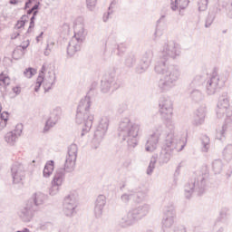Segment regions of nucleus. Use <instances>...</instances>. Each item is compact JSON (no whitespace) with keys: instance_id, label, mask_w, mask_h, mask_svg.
Wrapping results in <instances>:
<instances>
[{"instance_id":"obj_13","label":"nucleus","mask_w":232,"mask_h":232,"mask_svg":"<svg viewBox=\"0 0 232 232\" xmlns=\"http://www.w3.org/2000/svg\"><path fill=\"white\" fill-rule=\"evenodd\" d=\"M159 106L161 117L169 121L173 128L175 123L169 120L173 115V102L171 101V98L168 96L161 97L159 102Z\"/></svg>"},{"instance_id":"obj_3","label":"nucleus","mask_w":232,"mask_h":232,"mask_svg":"<svg viewBox=\"0 0 232 232\" xmlns=\"http://www.w3.org/2000/svg\"><path fill=\"white\" fill-rule=\"evenodd\" d=\"M93 95H95V87L92 85L86 96L81 99L77 107L76 124H82L81 137H84L86 133H89L92 126H93L95 116L90 111Z\"/></svg>"},{"instance_id":"obj_45","label":"nucleus","mask_w":232,"mask_h":232,"mask_svg":"<svg viewBox=\"0 0 232 232\" xmlns=\"http://www.w3.org/2000/svg\"><path fill=\"white\" fill-rule=\"evenodd\" d=\"M44 82V74H39L36 80V85L34 86V92H39Z\"/></svg>"},{"instance_id":"obj_60","label":"nucleus","mask_w":232,"mask_h":232,"mask_svg":"<svg viewBox=\"0 0 232 232\" xmlns=\"http://www.w3.org/2000/svg\"><path fill=\"white\" fill-rule=\"evenodd\" d=\"M24 0H10L9 5H19V3H24Z\"/></svg>"},{"instance_id":"obj_53","label":"nucleus","mask_w":232,"mask_h":232,"mask_svg":"<svg viewBox=\"0 0 232 232\" xmlns=\"http://www.w3.org/2000/svg\"><path fill=\"white\" fill-rule=\"evenodd\" d=\"M174 232H187L186 227L183 225H179L174 228Z\"/></svg>"},{"instance_id":"obj_6","label":"nucleus","mask_w":232,"mask_h":232,"mask_svg":"<svg viewBox=\"0 0 232 232\" xmlns=\"http://www.w3.org/2000/svg\"><path fill=\"white\" fill-rule=\"evenodd\" d=\"M74 35L69 42L67 46V54L70 57H73L77 52L81 51V46L82 43H84V39H86V31H84V20L82 17H79L74 22Z\"/></svg>"},{"instance_id":"obj_8","label":"nucleus","mask_w":232,"mask_h":232,"mask_svg":"<svg viewBox=\"0 0 232 232\" xmlns=\"http://www.w3.org/2000/svg\"><path fill=\"white\" fill-rule=\"evenodd\" d=\"M150 207L149 204H143L130 208L127 215L121 218V224H123V227L133 226L135 222L142 220V218H144V217L150 213Z\"/></svg>"},{"instance_id":"obj_56","label":"nucleus","mask_w":232,"mask_h":232,"mask_svg":"<svg viewBox=\"0 0 232 232\" xmlns=\"http://www.w3.org/2000/svg\"><path fill=\"white\" fill-rule=\"evenodd\" d=\"M126 104H121L118 108V113H124V111H126Z\"/></svg>"},{"instance_id":"obj_10","label":"nucleus","mask_w":232,"mask_h":232,"mask_svg":"<svg viewBox=\"0 0 232 232\" xmlns=\"http://www.w3.org/2000/svg\"><path fill=\"white\" fill-rule=\"evenodd\" d=\"M208 175L201 174L193 179H190L184 187L185 198H191L193 193L197 195H204L206 191V179Z\"/></svg>"},{"instance_id":"obj_49","label":"nucleus","mask_w":232,"mask_h":232,"mask_svg":"<svg viewBox=\"0 0 232 232\" xmlns=\"http://www.w3.org/2000/svg\"><path fill=\"white\" fill-rule=\"evenodd\" d=\"M0 82H3L5 86H8L10 84V78L5 76L4 73L0 74Z\"/></svg>"},{"instance_id":"obj_35","label":"nucleus","mask_w":232,"mask_h":232,"mask_svg":"<svg viewBox=\"0 0 232 232\" xmlns=\"http://www.w3.org/2000/svg\"><path fill=\"white\" fill-rule=\"evenodd\" d=\"M48 200V196L44 195L43 192H38L34 195V206H43Z\"/></svg>"},{"instance_id":"obj_42","label":"nucleus","mask_w":232,"mask_h":232,"mask_svg":"<svg viewBox=\"0 0 232 232\" xmlns=\"http://www.w3.org/2000/svg\"><path fill=\"white\" fill-rule=\"evenodd\" d=\"M157 164V157H152L147 168V175H152L155 169V165Z\"/></svg>"},{"instance_id":"obj_31","label":"nucleus","mask_w":232,"mask_h":232,"mask_svg":"<svg viewBox=\"0 0 232 232\" xmlns=\"http://www.w3.org/2000/svg\"><path fill=\"white\" fill-rule=\"evenodd\" d=\"M188 93L189 99H191L193 102H201V101H204V93L198 89H188Z\"/></svg>"},{"instance_id":"obj_12","label":"nucleus","mask_w":232,"mask_h":232,"mask_svg":"<svg viewBox=\"0 0 232 232\" xmlns=\"http://www.w3.org/2000/svg\"><path fill=\"white\" fill-rule=\"evenodd\" d=\"M226 84V78L218 74H212L205 80V93L208 96L215 95Z\"/></svg>"},{"instance_id":"obj_25","label":"nucleus","mask_w":232,"mask_h":232,"mask_svg":"<svg viewBox=\"0 0 232 232\" xmlns=\"http://www.w3.org/2000/svg\"><path fill=\"white\" fill-rule=\"evenodd\" d=\"M105 46L112 47L111 53H113V52H115V50H117L118 57H122V55H124V52H126V45H124L123 44H117L115 40H113V38H111V37L108 38V40L105 44Z\"/></svg>"},{"instance_id":"obj_36","label":"nucleus","mask_w":232,"mask_h":232,"mask_svg":"<svg viewBox=\"0 0 232 232\" xmlns=\"http://www.w3.org/2000/svg\"><path fill=\"white\" fill-rule=\"evenodd\" d=\"M137 63V57L135 54L130 53L126 55L124 64L127 68H133Z\"/></svg>"},{"instance_id":"obj_47","label":"nucleus","mask_w":232,"mask_h":232,"mask_svg":"<svg viewBox=\"0 0 232 232\" xmlns=\"http://www.w3.org/2000/svg\"><path fill=\"white\" fill-rule=\"evenodd\" d=\"M34 73H36V71L32 67L25 69V71L24 72V75L27 77V79H32Z\"/></svg>"},{"instance_id":"obj_34","label":"nucleus","mask_w":232,"mask_h":232,"mask_svg":"<svg viewBox=\"0 0 232 232\" xmlns=\"http://www.w3.org/2000/svg\"><path fill=\"white\" fill-rule=\"evenodd\" d=\"M161 224L163 231L168 232V230L171 229V227H173V225L175 224V217L163 216Z\"/></svg>"},{"instance_id":"obj_51","label":"nucleus","mask_w":232,"mask_h":232,"mask_svg":"<svg viewBox=\"0 0 232 232\" xmlns=\"http://www.w3.org/2000/svg\"><path fill=\"white\" fill-rule=\"evenodd\" d=\"M115 8H117V1L113 0L108 8L109 14H113Z\"/></svg>"},{"instance_id":"obj_32","label":"nucleus","mask_w":232,"mask_h":232,"mask_svg":"<svg viewBox=\"0 0 232 232\" xmlns=\"http://www.w3.org/2000/svg\"><path fill=\"white\" fill-rule=\"evenodd\" d=\"M162 211L163 217H177V213L175 212V206L171 201L164 204Z\"/></svg>"},{"instance_id":"obj_30","label":"nucleus","mask_w":232,"mask_h":232,"mask_svg":"<svg viewBox=\"0 0 232 232\" xmlns=\"http://www.w3.org/2000/svg\"><path fill=\"white\" fill-rule=\"evenodd\" d=\"M189 5V0H170V8L173 12L177 10H185Z\"/></svg>"},{"instance_id":"obj_15","label":"nucleus","mask_w":232,"mask_h":232,"mask_svg":"<svg viewBox=\"0 0 232 232\" xmlns=\"http://www.w3.org/2000/svg\"><path fill=\"white\" fill-rule=\"evenodd\" d=\"M109 126L110 119H108V117H102L96 130L94 131L93 142H97V144H101L102 142V139L106 137Z\"/></svg>"},{"instance_id":"obj_9","label":"nucleus","mask_w":232,"mask_h":232,"mask_svg":"<svg viewBox=\"0 0 232 232\" xmlns=\"http://www.w3.org/2000/svg\"><path fill=\"white\" fill-rule=\"evenodd\" d=\"M168 135H173V131H168L166 125H159L155 131L147 138L145 150L153 153L157 150V146H159V140L164 139L165 141Z\"/></svg>"},{"instance_id":"obj_50","label":"nucleus","mask_w":232,"mask_h":232,"mask_svg":"<svg viewBox=\"0 0 232 232\" xmlns=\"http://www.w3.org/2000/svg\"><path fill=\"white\" fill-rule=\"evenodd\" d=\"M28 46H30V41L27 40L26 44L17 46L14 52H17V51L24 52V50H26Z\"/></svg>"},{"instance_id":"obj_28","label":"nucleus","mask_w":232,"mask_h":232,"mask_svg":"<svg viewBox=\"0 0 232 232\" xmlns=\"http://www.w3.org/2000/svg\"><path fill=\"white\" fill-rule=\"evenodd\" d=\"M130 191L132 192V200L137 204H140V202H143V200H145L147 195L146 190L139 188H132Z\"/></svg>"},{"instance_id":"obj_16","label":"nucleus","mask_w":232,"mask_h":232,"mask_svg":"<svg viewBox=\"0 0 232 232\" xmlns=\"http://www.w3.org/2000/svg\"><path fill=\"white\" fill-rule=\"evenodd\" d=\"M152 61L153 50L149 49L143 53L139 64L136 66V73H144L151 66Z\"/></svg>"},{"instance_id":"obj_26","label":"nucleus","mask_w":232,"mask_h":232,"mask_svg":"<svg viewBox=\"0 0 232 232\" xmlns=\"http://www.w3.org/2000/svg\"><path fill=\"white\" fill-rule=\"evenodd\" d=\"M206 79H207L206 75H201V74L196 75L190 82L188 85V89L198 90L200 86H205Z\"/></svg>"},{"instance_id":"obj_18","label":"nucleus","mask_w":232,"mask_h":232,"mask_svg":"<svg viewBox=\"0 0 232 232\" xmlns=\"http://www.w3.org/2000/svg\"><path fill=\"white\" fill-rule=\"evenodd\" d=\"M34 205L32 202H27L24 208H22L18 212V217L22 222H32L34 219Z\"/></svg>"},{"instance_id":"obj_43","label":"nucleus","mask_w":232,"mask_h":232,"mask_svg":"<svg viewBox=\"0 0 232 232\" xmlns=\"http://www.w3.org/2000/svg\"><path fill=\"white\" fill-rule=\"evenodd\" d=\"M208 5H209V0H198V12H206L208 10Z\"/></svg>"},{"instance_id":"obj_55","label":"nucleus","mask_w":232,"mask_h":232,"mask_svg":"<svg viewBox=\"0 0 232 232\" xmlns=\"http://www.w3.org/2000/svg\"><path fill=\"white\" fill-rule=\"evenodd\" d=\"M0 121H8V112L4 111L0 113Z\"/></svg>"},{"instance_id":"obj_11","label":"nucleus","mask_w":232,"mask_h":232,"mask_svg":"<svg viewBox=\"0 0 232 232\" xmlns=\"http://www.w3.org/2000/svg\"><path fill=\"white\" fill-rule=\"evenodd\" d=\"M120 86H122V81L119 80L117 77V72L115 69H111L109 71L108 74L102 78L101 91L102 93H108L111 90V92L119 90Z\"/></svg>"},{"instance_id":"obj_2","label":"nucleus","mask_w":232,"mask_h":232,"mask_svg":"<svg viewBox=\"0 0 232 232\" xmlns=\"http://www.w3.org/2000/svg\"><path fill=\"white\" fill-rule=\"evenodd\" d=\"M78 151L79 148L75 143H72L68 147L64 168L56 169L54 177L52 180V187L49 189V195L52 197H54V195L59 193V189H61V187L63 186L66 173H72V171L75 169V162H77Z\"/></svg>"},{"instance_id":"obj_19","label":"nucleus","mask_w":232,"mask_h":232,"mask_svg":"<svg viewBox=\"0 0 232 232\" xmlns=\"http://www.w3.org/2000/svg\"><path fill=\"white\" fill-rule=\"evenodd\" d=\"M61 108L54 109L52 112L50 117L45 122V126L44 128V133H46V131H50L57 122H59V119H61Z\"/></svg>"},{"instance_id":"obj_54","label":"nucleus","mask_w":232,"mask_h":232,"mask_svg":"<svg viewBox=\"0 0 232 232\" xmlns=\"http://www.w3.org/2000/svg\"><path fill=\"white\" fill-rule=\"evenodd\" d=\"M7 123L8 120H0V130H5V128H6Z\"/></svg>"},{"instance_id":"obj_58","label":"nucleus","mask_w":232,"mask_h":232,"mask_svg":"<svg viewBox=\"0 0 232 232\" xmlns=\"http://www.w3.org/2000/svg\"><path fill=\"white\" fill-rule=\"evenodd\" d=\"M123 168H130L131 166V160H127L122 164Z\"/></svg>"},{"instance_id":"obj_29","label":"nucleus","mask_w":232,"mask_h":232,"mask_svg":"<svg viewBox=\"0 0 232 232\" xmlns=\"http://www.w3.org/2000/svg\"><path fill=\"white\" fill-rule=\"evenodd\" d=\"M56 79L57 77L55 76V71L53 70L49 71L45 77V81L47 82V83L44 85L45 92H50V90H52V86L55 84Z\"/></svg>"},{"instance_id":"obj_4","label":"nucleus","mask_w":232,"mask_h":232,"mask_svg":"<svg viewBox=\"0 0 232 232\" xmlns=\"http://www.w3.org/2000/svg\"><path fill=\"white\" fill-rule=\"evenodd\" d=\"M216 114L218 119H224L225 117V123L222 126V130L217 133V139L218 140H224L226 131L232 128V107L229 104V95L227 92H222L219 96Z\"/></svg>"},{"instance_id":"obj_17","label":"nucleus","mask_w":232,"mask_h":232,"mask_svg":"<svg viewBox=\"0 0 232 232\" xmlns=\"http://www.w3.org/2000/svg\"><path fill=\"white\" fill-rule=\"evenodd\" d=\"M24 168L21 163H14L11 167V177L13 179V184H19L24 179Z\"/></svg>"},{"instance_id":"obj_33","label":"nucleus","mask_w":232,"mask_h":232,"mask_svg":"<svg viewBox=\"0 0 232 232\" xmlns=\"http://www.w3.org/2000/svg\"><path fill=\"white\" fill-rule=\"evenodd\" d=\"M55 168V161L49 160L46 162L44 168L43 175L44 179H48L52 177V173H53V169Z\"/></svg>"},{"instance_id":"obj_62","label":"nucleus","mask_w":232,"mask_h":232,"mask_svg":"<svg viewBox=\"0 0 232 232\" xmlns=\"http://www.w3.org/2000/svg\"><path fill=\"white\" fill-rule=\"evenodd\" d=\"M231 175H232V167H230L228 171L226 173V178L229 179Z\"/></svg>"},{"instance_id":"obj_52","label":"nucleus","mask_w":232,"mask_h":232,"mask_svg":"<svg viewBox=\"0 0 232 232\" xmlns=\"http://www.w3.org/2000/svg\"><path fill=\"white\" fill-rule=\"evenodd\" d=\"M33 28H35V22L30 21L29 27L25 33V35H28V34H32Z\"/></svg>"},{"instance_id":"obj_40","label":"nucleus","mask_w":232,"mask_h":232,"mask_svg":"<svg viewBox=\"0 0 232 232\" xmlns=\"http://www.w3.org/2000/svg\"><path fill=\"white\" fill-rule=\"evenodd\" d=\"M229 217V208L223 207L221 210L219 211V218L218 219L220 222H226L227 220V218Z\"/></svg>"},{"instance_id":"obj_14","label":"nucleus","mask_w":232,"mask_h":232,"mask_svg":"<svg viewBox=\"0 0 232 232\" xmlns=\"http://www.w3.org/2000/svg\"><path fill=\"white\" fill-rule=\"evenodd\" d=\"M77 198L73 194H69L63 199V214L65 217L72 218L73 215H77Z\"/></svg>"},{"instance_id":"obj_22","label":"nucleus","mask_w":232,"mask_h":232,"mask_svg":"<svg viewBox=\"0 0 232 232\" xmlns=\"http://www.w3.org/2000/svg\"><path fill=\"white\" fill-rule=\"evenodd\" d=\"M229 0H218V5L209 9L210 13L216 19L222 16V14L226 12V6Z\"/></svg>"},{"instance_id":"obj_38","label":"nucleus","mask_w":232,"mask_h":232,"mask_svg":"<svg viewBox=\"0 0 232 232\" xmlns=\"http://www.w3.org/2000/svg\"><path fill=\"white\" fill-rule=\"evenodd\" d=\"M223 159L229 162L232 160V144L227 145L223 150Z\"/></svg>"},{"instance_id":"obj_39","label":"nucleus","mask_w":232,"mask_h":232,"mask_svg":"<svg viewBox=\"0 0 232 232\" xmlns=\"http://www.w3.org/2000/svg\"><path fill=\"white\" fill-rule=\"evenodd\" d=\"M26 23H28V15L24 14L22 15L20 20L17 21L14 28L16 30H22V28H24V24H26Z\"/></svg>"},{"instance_id":"obj_21","label":"nucleus","mask_w":232,"mask_h":232,"mask_svg":"<svg viewBox=\"0 0 232 232\" xmlns=\"http://www.w3.org/2000/svg\"><path fill=\"white\" fill-rule=\"evenodd\" d=\"M106 207V196L99 195L94 203V215L96 218H101Z\"/></svg>"},{"instance_id":"obj_44","label":"nucleus","mask_w":232,"mask_h":232,"mask_svg":"<svg viewBox=\"0 0 232 232\" xmlns=\"http://www.w3.org/2000/svg\"><path fill=\"white\" fill-rule=\"evenodd\" d=\"M201 144H202V151L205 153L208 152L209 150V137L208 136H203L201 139Z\"/></svg>"},{"instance_id":"obj_20","label":"nucleus","mask_w":232,"mask_h":232,"mask_svg":"<svg viewBox=\"0 0 232 232\" xmlns=\"http://www.w3.org/2000/svg\"><path fill=\"white\" fill-rule=\"evenodd\" d=\"M23 133V124H17L14 130L7 132L5 136V140L7 144L14 145L18 137Z\"/></svg>"},{"instance_id":"obj_7","label":"nucleus","mask_w":232,"mask_h":232,"mask_svg":"<svg viewBox=\"0 0 232 232\" xmlns=\"http://www.w3.org/2000/svg\"><path fill=\"white\" fill-rule=\"evenodd\" d=\"M179 140L175 137V134L167 135L160 154L159 162L160 164H168L175 153V150L179 148Z\"/></svg>"},{"instance_id":"obj_61","label":"nucleus","mask_w":232,"mask_h":232,"mask_svg":"<svg viewBox=\"0 0 232 232\" xmlns=\"http://www.w3.org/2000/svg\"><path fill=\"white\" fill-rule=\"evenodd\" d=\"M41 5V3H36L32 8L31 10L34 12L35 10H39V5Z\"/></svg>"},{"instance_id":"obj_63","label":"nucleus","mask_w":232,"mask_h":232,"mask_svg":"<svg viewBox=\"0 0 232 232\" xmlns=\"http://www.w3.org/2000/svg\"><path fill=\"white\" fill-rule=\"evenodd\" d=\"M13 92L14 93H16V95H19V93H21V90L19 89V87H14Z\"/></svg>"},{"instance_id":"obj_37","label":"nucleus","mask_w":232,"mask_h":232,"mask_svg":"<svg viewBox=\"0 0 232 232\" xmlns=\"http://www.w3.org/2000/svg\"><path fill=\"white\" fill-rule=\"evenodd\" d=\"M222 168H224V163H222L221 160H215L212 162V169L216 175L222 173Z\"/></svg>"},{"instance_id":"obj_23","label":"nucleus","mask_w":232,"mask_h":232,"mask_svg":"<svg viewBox=\"0 0 232 232\" xmlns=\"http://www.w3.org/2000/svg\"><path fill=\"white\" fill-rule=\"evenodd\" d=\"M229 0H218V5L209 9L210 13L216 19L222 16V14L226 12V6Z\"/></svg>"},{"instance_id":"obj_48","label":"nucleus","mask_w":232,"mask_h":232,"mask_svg":"<svg viewBox=\"0 0 232 232\" xmlns=\"http://www.w3.org/2000/svg\"><path fill=\"white\" fill-rule=\"evenodd\" d=\"M86 5H87L88 10H90L91 12H93L97 5V0H86Z\"/></svg>"},{"instance_id":"obj_5","label":"nucleus","mask_w":232,"mask_h":232,"mask_svg":"<svg viewBox=\"0 0 232 232\" xmlns=\"http://www.w3.org/2000/svg\"><path fill=\"white\" fill-rule=\"evenodd\" d=\"M140 125L131 122L130 118H122L118 127V137L126 140L129 148H135L139 144V131Z\"/></svg>"},{"instance_id":"obj_64","label":"nucleus","mask_w":232,"mask_h":232,"mask_svg":"<svg viewBox=\"0 0 232 232\" xmlns=\"http://www.w3.org/2000/svg\"><path fill=\"white\" fill-rule=\"evenodd\" d=\"M30 5H32V2H29V0H27L25 2V5L24 7V10H28V8H30Z\"/></svg>"},{"instance_id":"obj_27","label":"nucleus","mask_w":232,"mask_h":232,"mask_svg":"<svg viewBox=\"0 0 232 232\" xmlns=\"http://www.w3.org/2000/svg\"><path fill=\"white\" fill-rule=\"evenodd\" d=\"M166 24V15L162 14L160 19L157 21L156 30L154 32V37H162L164 35V30L166 29L164 25Z\"/></svg>"},{"instance_id":"obj_57","label":"nucleus","mask_w":232,"mask_h":232,"mask_svg":"<svg viewBox=\"0 0 232 232\" xmlns=\"http://www.w3.org/2000/svg\"><path fill=\"white\" fill-rule=\"evenodd\" d=\"M19 35H21V32L20 31H14V34L11 35V39H16L17 37H19Z\"/></svg>"},{"instance_id":"obj_1","label":"nucleus","mask_w":232,"mask_h":232,"mask_svg":"<svg viewBox=\"0 0 232 232\" xmlns=\"http://www.w3.org/2000/svg\"><path fill=\"white\" fill-rule=\"evenodd\" d=\"M180 44L175 41H168L163 44L160 60L156 63L154 70L159 75H163L158 81V88L162 93L173 90L180 79V67L177 64H168L169 59H179L180 57Z\"/></svg>"},{"instance_id":"obj_41","label":"nucleus","mask_w":232,"mask_h":232,"mask_svg":"<svg viewBox=\"0 0 232 232\" xmlns=\"http://www.w3.org/2000/svg\"><path fill=\"white\" fill-rule=\"evenodd\" d=\"M133 192H131V189H129L128 192L123 193L121 197V201L123 204H128L130 200H133Z\"/></svg>"},{"instance_id":"obj_46","label":"nucleus","mask_w":232,"mask_h":232,"mask_svg":"<svg viewBox=\"0 0 232 232\" xmlns=\"http://www.w3.org/2000/svg\"><path fill=\"white\" fill-rule=\"evenodd\" d=\"M215 19L216 18L210 13H208L205 19V28H209L211 24H213Z\"/></svg>"},{"instance_id":"obj_59","label":"nucleus","mask_w":232,"mask_h":232,"mask_svg":"<svg viewBox=\"0 0 232 232\" xmlns=\"http://www.w3.org/2000/svg\"><path fill=\"white\" fill-rule=\"evenodd\" d=\"M112 14H110V11L107 12V14H103V23H107L108 19H110V16Z\"/></svg>"},{"instance_id":"obj_24","label":"nucleus","mask_w":232,"mask_h":232,"mask_svg":"<svg viewBox=\"0 0 232 232\" xmlns=\"http://www.w3.org/2000/svg\"><path fill=\"white\" fill-rule=\"evenodd\" d=\"M206 121V106L202 105L196 111L192 121L193 126H202Z\"/></svg>"}]
</instances>
